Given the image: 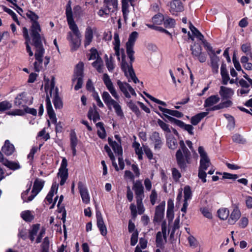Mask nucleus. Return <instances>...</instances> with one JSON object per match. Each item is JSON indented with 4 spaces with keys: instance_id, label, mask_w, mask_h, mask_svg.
<instances>
[{
    "instance_id": "f257e3e1",
    "label": "nucleus",
    "mask_w": 252,
    "mask_h": 252,
    "mask_svg": "<svg viewBox=\"0 0 252 252\" xmlns=\"http://www.w3.org/2000/svg\"><path fill=\"white\" fill-rule=\"evenodd\" d=\"M27 15L32 21L30 29V34L32 39V45L34 50V56L36 61L34 63L35 70L39 72L43 67H46L50 62V57L45 56L43 59L45 50L43 42L45 39L43 34L40 33L41 29L39 24L37 22L38 16L34 12L29 11Z\"/></svg>"
},
{
    "instance_id": "f03ea898",
    "label": "nucleus",
    "mask_w": 252,
    "mask_h": 252,
    "mask_svg": "<svg viewBox=\"0 0 252 252\" xmlns=\"http://www.w3.org/2000/svg\"><path fill=\"white\" fill-rule=\"evenodd\" d=\"M67 21L71 32L67 33L66 39L69 41L72 50H76L81 45V33L73 18L72 10L70 4L66 8Z\"/></svg>"
},
{
    "instance_id": "7ed1b4c3",
    "label": "nucleus",
    "mask_w": 252,
    "mask_h": 252,
    "mask_svg": "<svg viewBox=\"0 0 252 252\" xmlns=\"http://www.w3.org/2000/svg\"><path fill=\"white\" fill-rule=\"evenodd\" d=\"M180 148L176 154V158L177 163L181 168L185 169L187 164L189 162L191 154L190 151L186 146L183 140L179 142Z\"/></svg>"
},
{
    "instance_id": "20e7f679",
    "label": "nucleus",
    "mask_w": 252,
    "mask_h": 252,
    "mask_svg": "<svg viewBox=\"0 0 252 252\" xmlns=\"http://www.w3.org/2000/svg\"><path fill=\"white\" fill-rule=\"evenodd\" d=\"M102 98L109 109H111L112 107H113L115 110V113L118 116L120 117H124V113L121 105L117 101L111 97V95L107 92L105 91L103 92Z\"/></svg>"
},
{
    "instance_id": "39448f33",
    "label": "nucleus",
    "mask_w": 252,
    "mask_h": 252,
    "mask_svg": "<svg viewBox=\"0 0 252 252\" xmlns=\"http://www.w3.org/2000/svg\"><path fill=\"white\" fill-rule=\"evenodd\" d=\"M122 62H121V68L125 72L126 76L128 78V81L130 82V80L133 81L134 83L139 82V80L136 77L133 69L132 67V63L131 62L130 64H128L126 61V56L124 53V51H122Z\"/></svg>"
},
{
    "instance_id": "423d86ee",
    "label": "nucleus",
    "mask_w": 252,
    "mask_h": 252,
    "mask_svg": "<svg viewBox=\"0 0 252 252\" xmlns=\"http://www.w3.org/2000/svg\"><path fill=\"white\" fill-rule=\"evenodd\" d=\"M208 54L210 59V65L212 68V71L214 74L219 73L220 58L216 55L215 50L210 46H207Z\"/></svg>"
},
{
    "instance_id": "0eeeda50",
    "label": "nucleus",
    "mask_w": 252,
    "mask_h": 252,
    "mask_svg": "<svg viewBox=\"0 0 252 252\" xmlns=\"http://www.w3.org/2000/svg\"><path fill=\"white\" fill-rule=\"evenodd\" d=\"M138 35L137 32H132L129 36L128 41L126 43V53L131 62H133L134 60L133 46Z\"/></svg>"
},
{
    "instance_id": "6e6552de",
    "label": "nucleus",
    "mask_w": 252,
    "mask_h": 252,
    "mask_svg": "<svg viewBox=\"0 0 252 252\" xmlns=\"http://www.w3.org/2000/svg\"><path fill=\"white\" fill-rule=\"evenodd\" d=\"M191 54L193 58L197 59L200 63H204L207 59V56L205 53H202V47L198 43H194L190 46Z\"/></svg>"
},
{
    "instance_id": "1a4fd4ad",
    "label": "nucleus",
    "mask_w": 252,
    "mask_h": 252,
    "mask_svg": "<svg viewBox=\"0 0 252 252\" xmlns=\"http://www.w3.org/2000/svg\"><path fill=\"white\" fill-rule=\"evenodd\" d=\"M120 90L124 94L126 97L129 98L132 95L136 96V94L134 89L129 84L126 82H122L118 80L117 82Z\"/></svg>"
},
{
    "instance_id": "9d476101",
    "label": "nucleus",
    "mask_w": 252,
    "mask_h": 252,
    "mask_svg": "<svg viewBox=\"0 0 252 252\" xmlns=\"http://www.w3.org/2000/svg\"><path fill=\"white\" fill-rule=\"evenodd\" d=\"M198 153L200 156L199 169L206 170L211 164L210 160L202 146L199 147Z\"/></svg>"
},
{
    "instance_id": "9b49d317",
    "label": "nucleus",
    "mask_w": 252,
    "mask_h": 252,
    "mask_svg": "<svg viewBox=\"0 0 252 252\" xmlns=\"http://www.w3.org/2000/svg\"><path fill=\"white\" fill-rule=\"evenodd\" d=\"M167 119L172 124H174L179 127L187 131L190 135H193V127L190 125H187L184 123L183 121L176 119L171 116L167 117Z\"/></svg>"
},
{
    "instance_id": "f8f14e48",
    "label": "nucleus",
    "mask_w": 252,
    "mask_h": 252,
    "mask_svg": "<svg viewBox=\"0 0 252 252\" xmlns=\"http://www.w3.org/2000/svg\"><path fill=\"white\" fill-rule=\"evenodd\" d=\"M103 81L104 84L107 87V89L109 91L112 95L117 100H118L120 96L116 91L113 84L108 76L106 73H104L103 75Z\"/></svg>"
},
{
    "instance_id": "ddd939ff",
    "label": "nucleus",
    "mask_w": 252,
    "mask_h": 252,
    "mask_svg": "<svg viewBox=\"0 0 252 252\" xmlns=\"http://www.w3.org/2000/svg\"><path fill=\"white\" fill-rule=\"evenodd\" d=\"M132 189L134 191L137 199H143L144 197V187L140 180L133 181Z\"/></svg>"
},
{
    "instance_id": "4468645a",
    "label": "nucleus",
    "mask_w": 252,
    "mask_h": 252,
    "mask_svg": "<svg viewBox=\"0 0 252 252\" xmlns=\"http://www.w3.org/2000/svg\"><path fill=\"white\" fill-rule=\"evenodd\" d=\"M150 139L154 144L155 150H160L163 145V142L160 136L159 133L157 131L153 132L151 135Z\"/></svg>"
},
{
    "instance_id": "2eb2a0df",
    "label": "nucleus",
    "mask_w": 252,
    "mask_h": 252,
    "mask_svg": "<svg viewBox=\"0 0 252 252\" xmlns=\"http://www.w3.org/2000/svg\"><path fill=\"white\" fill-rule=\"evenodd\" d=\"M169 11L172 15H177L184 10L182 2L180 0H174L170 2Z\"/></svg>"
},
{
    "instance_id": "dca6fc26",
    "label": "nucleus",
    "mask_w": 252,
    "mask_h": 252,
    "mask_svg": "<svg viewBox=\"0 0 252 252\" xmlns=\"http://www.w3.org/2000/svg\"><path fill=\"white\" fill-rule=\"evenodd\" d=\"M95 28H92L90 26H87L85 32L84 46L85 47L89 46L93 41L94 32L96 31Z\"/></svg>"
},
{
    "instance_id": "f3484780",
    "label": "nucleus",
    "mask_w": 252,
    "mask_h": 252,
    "mask_svg": "<svg viewBox=\"0 0 252 252\" xmlns=\"http://www.w3.org/2000/svg\"><path fill=\"white\" fill-rule=\"evenodd\" d=\"M78 189L83 202L86 204L90 202V196L86 187L81 182L78 183Z\"/></svg>"
},
{
    "instance_id": "a211bd4d",
    "label": "nucleus",
    "mask_w": 252,
    "mask_h": 252,
    "mask_svg": "<svg viewBox=\"0 0 252 252\" xmlns=\"http://www.w3.org/2000/svg\"><path fill=\"white\" fill-rule=\"evenodd\" d=\"M96 220H97V226L99 228L100 233L103 236H105L107 234V231L106 227L104 223L102 215L99 211H97L96 213Z\"/></svg>"
},
{
    "instance_id": "6ab92c4d",
    "label": "nucleus",
    "mask_w": 252,
    "mask_h": 252,
    "mask_svg": "<svg viewBox=\"0 0 252 252\" xmlns=\"http://www.w3.org/2000/svg\"><path fill=\"white\" fill-rule=\"evenodd\" d=\"M239 84L241 88L238 89L237 91L238 94H240L241 95H243L249 93L250 91V86L251 85L249 82H248L243 79H241L239 81Z\"/></svg>"
},
{
    "instance_id": "aec40b11",
    "label": "nucleus",
    "mask_w": 252,
    "mask_h": 252,
    "mask_svg": "<svg viewBox=\"0 0 252 252\" xmlns=\"http://www.w3.org/2000/svg\"><path fill=\"white\" fill-rule=\"evenodd\" d=\"M165 203H161L156 207L154 216V221L158 222L161 220L164 217Z\"/></svg>"
},
{
    "instance_id": "412c9836",
    "label": "nucleus",
    "mask_w": 252,
    "mask_h": 252,
    "mask_svg": "<svg viewBox=\"0 0 252 252\" xmlns=\"http://www.w3.org/2000/svg\"><path fill=\"white\" fill-rule=\"evenodd\" d=\"M159 109L163 112V115L167 118V117L170 116L168 115L180 118L183 116V114L177 110H171L167 108L158 106Z\"/></svg>"
},
{
    "instance_id": "4be33fe9",
    "label": "nucleus",
    "mask_w": 252,
    "mask_h": 252,
    "mask_svg": "<svg viewBox=\"0 0 252 252\" xmlns=\"http://www.w3.org/2000/svg\"><path fill=\"white\" fill-rule=\"evenodd\" d=\"M44 183L45 181L40 179L36 178L35 180L32 190V193H33L35 196L42 190L44 187Z\"/></svg>"
},
{
    "instance_id": "5701e85b",
    "label": "nucleus",
    "mask_w": 252,
    "mask_h": 252,
    "mask_svg": "<svg viewBox=\"0 0 252 252\" xmlns=\"http://www.w3.org/2000/svg\"><path fill=\"white\" fill-rule=\"evenodd\" d=\"M219 94L222 99L230 98L234 94V91L229 88L224 86L220 87Z\"/></svg>"
},
{
    "instance_id": "b1692460",
    "label": "nucleus",
    "mask_w": 252,
    "mask_h": 252,
    "mask_svg": "<svg viewBox=\"0 0 252 252\" xmlns=\"http://www.w3.org/2000/svg\"><path fill=\"white\" fill-rule=\"evenodd\" d=\"M189 29L192 34L199 40L201 41L205 46L207 47L208 45H210L208 43L204 40L203 34L191 23H189Z\"/></svg>"
},
{
    "instance_id": "393cba45",
    "label": "nucleus",
    "mask_w": 252,
    "mask_h": 252,
    "mask_svg": "<svg viewBox=\"0 0 252 252\" xmlns=\"http://www.w3.org/2000/svg\"><path fill=\"white\" fill-rule=\"evenodd\" d=\"M108 141L109 145L113 149L115 153L118 156H122L123 154V150L121 146V143L113 141L111 138H108Z\"/></svg>"
},
{
    "instance_id": "a878e982",
    "label": "nucleus",
    "mask_w": 252,
    "mask_h": 252,
    "mask_svg": "<svg viewBox=\"0 0 252 252\" xmlns=\"http://www.w3.org/2000/svg\"><path fill=\"white\" fill-rule=\"evenodd\" d=\"M32 183L31 182L29 187L25 190L22 193L21 195V197L23 201V202H29L32 201L35 197L33 193L31 192V194L30 196H28V195L29 194V193L30 192V190L31 189V187L32 186Z\"/></svg>"
},
{
    "instance_id": "bb28decb",
    "label": "nucleus",
    "mask_w": 252,
    "mask_h": 252,
    "mask_svg": "<svg viewBox=\"0 0 252 252\" xmlns=\"http://www.w3.org/2000/svg\"><path fill=\"white\" fill-rule=\"evenodd\" d=\"M104 6L110 13L114 12L117 8V0H104Z\"/></svg>"
},
{
    "instance_id": "cd10ccee",
    "label": "nucleus",
    "mask_w": 252,
    "mask_h": 252,
    "mask_svg": "<svg viewBox=\"0 0 252 252\" xmlns=\"http://www.w3.org/2000/svg\"><path fill=\"white\" fill-rule=\"evenodd\" d=\"M220 100V97L217 95H213L208 97L204 102V106L205 107H210L217 104Z\"/></svg>"
},
{
    "instance_id": "c85d7f7f",
    "label": "nucleus",
    "mask_w": 252,
    "mask_h": 252,
    "mask_svg": "<svg viewBox=\"0 0 252 252\" xmlns=\"http://www.w3.org/2000/svg\"><path fill=\"white\" fill-rule=\"evenodd\" d=\"M240 217L241 213L240 210L237 208L234 209L228 219V223L230 224H234Z\"/></svg>"
},
{
    "instance_id": "c756f323",
    "label": "nucleus",
    "mask_w": 252,
    "mask_h": 252,
    "mask_svg": "<svg viewBox=\"0 0 252 252\" xmlns=\"http://www.w3.org/2000/svg\"><path fill=\"white\" fill-rule=\"evenodd\" d=\"M26 113H29L33 116L36 115L37 111L34 108H29L27 105H24L22 109H17V115L23 116Z\"/></svg>"
},
{
    "instance_id": "7c9ffc66",
    "label": "nucleus",
    "mask_w": 252,
    "mask_h": 252,
    "mask_svg": "<svg viewBox=\"0 0 252 252\" xmlns=\"http://www.w3.org/2000/svg\"><path fill=\"white\" fill-rule=\"evenodd\" d=\"M20 217L24 221L28 222H31L34 218L33 212L30 210L22 211L20 213Z\"/></svg>"
},
{
    "instance_id": "2f4dec72",
    "label": "nucleus",
    "mask_w": 252,
    "mask_h": 252,
    "mask_svg": "<svg viewBox=\"0 0 252 252\" xmlns=\"http://www.w3.org/2000/svg\"><path fill=\"white\" fill-rule=\"evenodd\" d=\"M15 150L14 146L11 144L9 140L5 141L4 145L2 146L1 150L3 153L7 155H11Z\"/></svg>"
},
{
    "instance_id": "473e14b6",
    "label": "nucleus",
    "mask_w": 252,
    "mask_h": 252,
    "mask_svg": "<svg viewBox=\"0 0 252 252\" xmlns=\"http://www.w3.org/2000/svg\"><path fill=\"white\" fill-rule=\"evenodd\" d=\"M208 114V112H203L197 114L191 118L190 122L192 125L196 126L200 121Z\"/></svg>"
},
{
    "instance_id": "72a5a7b5",
    "label": "nucleus",
    "mask_w": 252,
    "mask_h": 252,
    "mask_svg": "<svg viewBox=\"0 0 252 252\" xmlns=\"http://www.w3.org/2000/svg\"><path fill=\"white\" fill-rule=\"evenodd\" d=\"M55 93L54 94L53 103L56 109H61L63 107V102L59 96L58 89L56 88Z\"/></svg>"
},
{
    "instance_id": "f704fd0d",
    "label": "nucleus",
    "mask_w": 252,
    "mask_h": 252,
    "mask_svg": "<svg viewBox=\"0 0 252 252\" xmlns=\"http://www.w3.org/2000/svg\"><path fill=\"white\" fill-rule=\"evenodd\" d=\"M40 224L37 223L35 224H33L31 229L29 230V238L31 241H33L35 239V236L36 235L39 228H40Z\"/></svg>"
},
{
    "instance_id": "c9c22d12",
    "label": "nucleus",
    "mask_w": 252,
    "mask_h": 252,
    "mask_svg": "<svg viewBox=\"0 0 252 252\" xmlns=\"http://www.w3.org/2000/svg\"><path fill=\"white\" fill-rule=\"evenodd\" d=\"M58 188V185L56 183H54L52 184L51 189L48 193L45 199L49 202V203H51L52 202V198L54 196V192L56 191V193L57 192V190Z\"/></svg>"
},
{
    "instance_id": "e433bc0d",
    "label": "nucleus",
    "mask_w": 252,
    "mask_h": 252,
    "mask_svg": "<svg viewBox=\"0 0 252 252\" xmlns=\"http://www.w3.org/2000/svg\"><path fill=\"white\" fill-rule=\"evenodd\" d=\"M83 63H79L76 66L74 71V78H83Z\"/></svg>"
},
{
    "instance_id": "4c0bfd02",
    "label": "nucleus",
    "mask_w": 252,
    "mask_h": 252,
    "mask_svg": "<svg viewBox=\"0 0 252 252\" xmlns=\"http://www.w3.org/2000/svg\"><path fill=\"white\" fill-rule=\"evenodd\" d=\"M167 144L171 149H175L177 147L178 142L176 139L172 135L166 136Z\"/></svg>"
},
{
    "instance_id": "58836bf2",
    "label": "nucleus",
    "mask_w": 252,
    "mask_h": 252,
    "mask_svg": "<svg viewBox=\"0 0 252 252\" xmlns=\"http://www.w3.org/2000/svg\"><path fill=\"white\" fill-rule=\"evenodd\" d=\"M94 108H90L88 113V117L89 119L91 120L93 118V121L96 122L100 119V117L98 113L95 110V106H94Z\"/></svg>"
},
{
    "instance_id": "ea45409f",
    "label": "nucleus",
    "mask_w": 252,
    "mask_h": 252,
    "mask_svg": "<svg viewBox=\"0 0 252 252\" xmlns=\"http://www.w3.org/2000/svg\"><path fill=\"white\" fill-rule=\"evenodd\" d=\"M23 35L26 40L25 43L26 44L27 51L29 53L30 56H32L33 53L32 51V49L30 47L29 44L28 43L29 41L30 40V39L29 37L28 30L26 28H23Z\"/></svg>"
},
{
    "instance_id": "a19ab883",
    "label": "nucleus",
    "mask_w": 252,
    "mask_h": 252,
    "mask_svg": "<svg viewBox=\"0 0 252 252\" xmlns=\"http://www.w3.org/2000/svg\"><path fill=\"white\" fill-rule=\"evenodd\" d=\"M17 99H18V104L22 105V107L24 108V105H26L28 100L26 98V94L25 92H23L18 94L17 96Z\"/></svg>"
},
{
    "instance_id": "79ce46f5",
    "label": "nucleus",
    "mask_w": 252,
    "mask_h": 252,
    "mask_svg": "<svg viewBox=\"0 0 252 252\" xmlns=\"http://www.w3.org/2000/svg\"><path fill=\"white\" fill-rule=\"evenodd\" d=\"M46 107H47V113H48L49 118L54 117V116H56V114H55V113L54 111V110L52 108L50 98L48 96H47V98H46Z\"/></svg>"
},
{
    "instance_id": "37998d69",
    "label": "nucleus",
    "mask_w": 252,
    "mask_h": 252,
    "mask_svg": "<svg viewBox=\"0 0 252 252\" xmlns=\"http://www.w3.org/2000/svg\"><path fill=\"white\" fill-rule=\"evenodd\" d=\"M218 214L220 219L224 220L228 217L229 211L227 208H220L218 211Z\"/></svg>"
},
{
    "instance_id": "c03bdc74",
    "label": "nucleus",
    "mask_w": 252,
    "mask_h": 252,
    "mask_svg": "<svg viewBox=\"0 0 252 252\" xmlns=\"http://www.w3.org/2000/svg\"><path fill=\"white\" fill-rule=\"evenodd\" d=\"M133 147L134 148L135 153L138 155L139 159H142L143 150L140 147V144L137 142H134L132 145Z\"/></svg>"
},
{
    "instance_id": "a18cd8bd",
    "label": "nucleus",
    "mask_w": 252,
    "mask_h": 252,
    "mask_svg": "<svg viewBox=\"0 0 252 252\" xmlns=\"http://www.w3.org/2000/svg\"><path fill=\"white\" fill-rule=\"evenodd\" d=\"M92 65L96 69L98 72H102L103 61L101 58H97L95 61L92 63Z\"/></svg>"
},
{
    "instance_id": "49530a36",
    "label": "nucleus",
    "mask_w": 252,
    "mask_h": 252,
    "mask_svg": "<svg viewBox=\"0 0 252 252\" xmlns=\"http://www.w3.org/2000/svg\"><path fill=\"white\" fill-rule=\"evenodd\" d=\"M165 242H166V241H165L161 232L160 231L158 232L156 236L157 246L159 248H161Z\"/></svg>"
},
{
    "instance_id": "de8ad7c7",
    "label": "nucleus",
    "mask_w": 252,
    "mask_h": 252,
    "mask_svg": "<svg viewBox=\"0 0 252 252\" xmlns=\"http://www.w3.org/2000/svg\"><path fill=\"white\" fill-rule=\"evenodd\" d=\"M163 24L165 27L167 28H171L174 26L175 24V21L174 19L169 17H167L164 18L163 20Z\"/></svg>"
},
{
    "instance_id": "09e8293b",
    "label": "nucleus",
    "mask_w": 252,
    "mask_h": 252,
    "mask_svg": "<svg viewBox=\"0 0 252 252\" xmlns=\"http://www.w3.org/2000/svg\"><path fill=\"white\" fill-rule=\"evenodd\" d=\"M164 19L163 15L158 13L155 15L152 18V21L154 24L156 25H161Z\"/></svg>"
},
{
    "instance_id": "8fccbe9b",
    "label": "nucleus",
    "mask_w": 252,
    "mask_h": 252,
    "mask_svg": "<svg viewBox=\"0 0 252 252\" xmlns=\"http://www.w3.org/2000/svg\"><path fill=\"white\" fill-rule=\"evenodd\" d=\"M106 65L109 71H112L114 68L113 59L112 56L108 58L107 55H105Z\"/></svg>"
},
{
    "instance_id": "3c124183",
    "label": "nucleus",
    "mask_w": 252,
    "mask_h": 252,
    "mask_svg": "<svg viewBox=\"0 0 252 252\" xmlns=\"http://www.w3.org/2000/svg\"><path fill=\"white\" fill-rule=\"evenodd\" d=\"M157 123L158 126L161 127V128L164 131L167 133H170L171 130L169 128V125L164 123L163 121L161 120L160 119H158L157 121Z\"/></svg>"
},
{
    "instance_id": "603ef678",
    "label": "nucleus",
    "mask_w": 252,
    "mask_h": 252,
    "mask_svg": "<svg viewBox=\"0 0 252 252\" xmlns=\"http://www.w3.org/2000/svg\"><path fill=\"white\" fill-rule=\"evenodd\" d=\"M122 11L123 13V15L125 19H126V16L128 15L129 12L128 7L129 4L126 2V0H122Z\"/></svg>"
},
{
    "instance_id": "864d4df0",
    "label": "nucleus",
    "mask_w": 252,
    "mask_h": 252,
    "mask_svg": "<svg viewBox=\"0 0 252 252\" xmlns=\"http://www.w3.org/2000/svg\"><path fill=\"white\" fill-rule=\"evenodd\" d=\"M12 107V104L7 101H3L0 102V111H4L9 109Z\"/></svg>"
},
{
    "instance_id": "5fc2aeb1",
    "label": "nucleus",
    "mask_w": 252,
    "mask_h": 252,
    "mask_svg": "<svg viewBox=\"0 0 252 252\" xmlns=\"http://www.w3.org/2000/svg\"><path fill=\"white\" fill-rule=\"evenodd\" d=\"M174 203L172 200H169L167 202V216H173V215Z\"/></svg>"
},
{
    "instance_id": "6e6d98bb",
    "label": "nucleus",
    "mask_w": 252,
    "mask_h": 252,
    "mask_svg": "<svg viewBox=\"0 0 252 252\" xmlns=\"http://www.w3.org/2000/svg\"><path fill=\"white\" fill-rule=\"evenodd\" d=\"M184 200H188L191 198V191L190 188L189 186H187L184 188Z\"/></svg>"
},
{
    "instance_id": "4d7b16f0",
    "label": "nucleus",
    "mask_w": 252,
    "mask_h": 252,
    "mask_svg": "<svg viewBox=\"0 0 252 252\" xmlns=\"http://www.w3.org/2000/svg\"><path fill=\"white\" fill-rule=\"evenodd\" d=\"M143 199H137L136 203L137 205L138 213L140 215L142 214L145 211V209L142 203Z\"/></svg>"
},
{
    "instance_id": "13d9d810",
    "label": "nucleus",
    "mask_w": 252,
    "mask_h": 252,
    "mask_svg": "<svg viewBox=\"0 0 252 252\" xmlns=\"http://www.w3.org/2000/svg\"><path fill=\"white\" fill-rule=\"evenodd\" d=\"M0 161L3 162L4 164L6 165L7 166H9L11 169H16V163H12L9 162L8 161H4L3 155L0 152Z\"/></svg>"
},
{
    "instance_id": "bf43d9fd",
    "label": "nucleus",
    "mask_w": 252,
    "mask_h": 252,
    "mask_svg": "<svg viewBox=\"0 0 252 252\" xmlns=\"http://www.w3.org/2000/svg\"><path fill=\"white\" fill-rule=\"evenodd\" d=\"M138 236V232L137 231V230L135 231V232H134L132 234L131 239H130V245L131 246H134L137 243Z\"/></svg>"
},
{
    "instance_id": "052dcab7",
    "label": "nucleus",
    "mask_w": 252,
    "mask_h": 252,
    "mask_svg": "<svg viewBox=\"0 0 252 252\" xmlns=\"http://www.w3.org/2000/svg\"><path fill=\"white\" fill-rule=\"evenodd\" d=\"M77 144V138L74 132L70 134V146L71 147H76Z\"/></svg>"
},
{
    "instance_id": "680f3d73",
    "label": "nucleus",
    "mask_w": 252,
    "mask_h": 252,
    "mask_svg": "<svg viewBox=\"0 0 252 252\" xmlns=\"http://www.w3.org/2000/svg\"><path fill=\"white\" fill-rule=\"evenodd\" d=\"M28 230L24 228L19 229L18 236L23 240H26L27 238Z\"/></svg>"
},
{
    "instance_id": "e2e57ef3",
    "label": "nucleus",
    "mask_w": 252,
    "mask_h": 252,
    "mask_svg": "<svg viewBox=\"0 0 252 252\" xmlns=\"http://www.w3.org/2000/svg\"><path fill=\"white\" fill-rule=\"evenodd\" d=\"M172 176L174 180L177 181L181 177V174L176 168H174L172 169Z\"/></svg>"
},
{
    "instance_id": "0e129e2a",
    "label": "nucleus",
    "mask_w": 252,
    "mask_h": 252,
    "mask_svg": "<svg viewBox=\"0 0 252 252\" xmlns=\"http://www.w3.org/2000/svg\"><path fill=\"white\" fill-rule=\"evenodd\" d=\"M202 214L204 217L208 219H211L212 218V213L210 212L208 209L203 208L200 209Z\"/></svg>"
},
{
    "instance_id": "69168bd1",
    "label": "nucleus",
    "mask_w": 252,
    "mask_h": 252,
    "mask_svg": "<svg viewBox=\"0 0 252 252\" xmlns=\"http://www.w3.org/2000/svg\"><path fill=\"white\" fill-rule=\"evenodd\" d=\"M73 81H77V84L74 87V89L76 91L78 90L80 88H81L83 84V78H73L72 79Z\"/></svg>"
},
{
    "instance_id": "338daca9",
    "label": "nucleus",
    "mask_w": 252,
    "mask_h": 252,
    "mask_svg": "<svg viewBox=\"0 0 252 252\" xmlns=\"http://www.w3.org/2000/svg\"><path fill=\"white\" fill-rule=\"evenodd\" d=\"M205 170H202V169H199V170H198V177L199 179H200L203 182V183H205L206 182V173L205 171Z\"/></svg>"
},
{
    "instance_id": "774afa93",
    "label": "nucleus",
    "mask_w": 252,
    "mask_h": 252,
    "mask_svg": "<svg viewBox=\"0 0 252 252\" xmlns=\"http://www.w3.org/2000/svg\"><path fill=\"white\" fill-rule=\"evenodd\" d=\"M144 151L149 159L153 158V155L152 151L148 146L143 147Z\"/></svg>"
}]
</instances>
